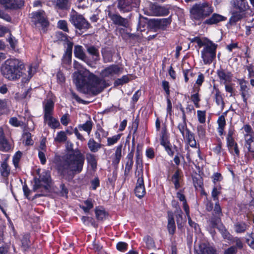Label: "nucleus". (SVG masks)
I'll use <instances>...</instances> for the list:
<instances>
[{"mask_svg": "<svg viewBox=\"0 0 254 254\" xmlns=\"http://www.w3.org/2000/svg\"><path fill=\"white\" fill-rule=\"evenodd\" d=\"M73 67L77 70L73 74V81L78 91L89 95H96L101 92L102 80L100 78L83 69L77 62L74 61Z\"/></svg>", "mask_w": 254, "mask_h": 254, "instance_id": "nucleus-1", "label": "nucleus"}, {"mask_svg": "<svg viewBox=\"0 0 254 254\" xmlns=\"http://www.w3.org/2000/svg\"><path fill=\"white\" fill-rule=\"evenodd\" d=\"M85 162L84 155L78 149L73 150L66 154L58 166L59 172L64 176L72 179L80 173Z\"/></svg>", "mask_w": 254, "mask_h": 254, "instance_id": "nucleus-2", "label": "nucleus"}, {"mask_svg": "<svg viewBox=\"0 0 254 254\" xmlns=\"http://www.w3.org/2000/svg\"><path fill=\"white\" fill-rule=\"evenodd\" d=\"M24 67L23 63L17 59L6 60L0 68L1 75L9 81H14L20 78L22 75Z\"/></svg>", "mask_w": 254, "mask_h": 254, "instance_id": "nucleus-3", "label": "nucleus"}, {"mask_svg": "<svg viewBox=\"0 0 254 254\" xmlns=\"http://www.w3.org/2000/svg\"><path fill=\"white\" fill-rule=\"evenodd\" d=\"M191 43H195L199 48L203 47L201 57L205 64H210L216 58L217 45L204 37H195L190 39Z\"/></svg>", "mask_w": 254, "mask_h": 254, "instance_id": "nucleus-4", "label": "nucleus"}, {"mask_svg": "<svg viewBox=\"0 0 254 254\" xmlns=\"http://www.w3.org/2000/svg\"><path fill=\"white\" fill-rule=\"evenodd\" d=\"M211 4L207 2L196 3L190 9L191 19L200 20L209 16L213 11Z\"/></svg>", "mask_w": 254, "mask_h": 254, "instance_id": "nucleus-5", "label": "nucleus"}, {"mask_svg": "<svg viewBox=\"0 0 254 254\" xmlns=\"http://www.w3.org/2000/svg\"><path fill=\"white\" fill-rule=\"evenodd\" d=\"M51 184L50 173L44 170L39 175L38 178H34L33 190L48 192L51 189Z\"/></svg>", "mask_w": 254, "mask_h": 254, "instance_id": "nucleus-6", "label": "nucleus"}, {"mask_svg": "<svg viewBox=\"0 0 254 254\" xmlns=\"http://www.w3.org/2000/svg\"><path fill=\"white\" fill-rule=\"evenodd\" d=\"M31 15L32 21L35 25L37 27L41 28L45 31V28L49 25L45 12L43 10H39L33 12Z\"/></svg>", "mask_w": 254, "mask_h": 254, "instance_id": "nucleus-7", "label": "nucleus"}, {"mask_svg": "<svg viewBox=\"0 0 254 254\" xmlns=\"http://www.w3.org/2000/svg\"><path fill=\"white\" fill-rule=\"evenodd\" d=\"M69 20L76 28L79 30H87L90 24L83 16L72 9L70 13Z\"/></svg>", "mask_w": 254, "mask_h": 254, "instance_id": "nucleus-8", "label": "nucleus"}, {"mask_svg": "<svg viewBox=\"0 0 254 254\" xmlns=\"http://www.w3.org/2000/svg\"><path fill=\"white\" fill-rule=\"evenodd\" d=\"M123 72V68L116 64H113L101 70L100 75L104 78L113 79Z\"/></svg>", "mask_w": 254, "mask_h": 254, "instance_id": "nucleus-9", "label": "nucleus"}, {"mask_svg": "<svg viewBox=\"0 0 254 254\" xmlns=\"http://www.w3.org/2000/svg\"><path fill=\"white\" fill-rule=\"evenodd\" d=\"M172 22L171 16L165 18H153L149 21V26L156 31L158 29L164 30Z\"/></svg>", "mask_w": 254, "mask_h": 254, "instance_id": "nucleus-10", "label": "nucleus"}, {"mask_svg": "<svg viewBox=\"0 0 254 254\" xmlns=\"http://www.w3.org/2000/svg\"><path fill=\"white\" fill-rule=\"evenodd\" d=\"M170 6L168 5H160L151 3L149 5V14L156 16H164L169 14Z\"/></svg>", "mask_w": 254, "mask_h": 254, "instance_id": "nucleus-11", "label": "nucleus"}, {"mask_svg": "<svg viewBox=\"0 0 254 254\" xmlns=\"http://www.w3.org/2000/svg\"><path fill=\"white\" fill-rule=\"evenodd\" d=\"M140 2V0H118V7L122 12H128L132 7H138Z\"/></svg>", "mask_w": 254, "mask_h": 254, "instance_id": "nucleus-12", "label": "nucleus"}, {"mask_svg": "<svg viewBox=\"0 0 254 254\" xmlns=\"http://www.w3.org/2000/svg\"><path fill=\"white\" fill-rule=\"evenodd\" d=\"M105 11L107 16L110 18L114 24L125 27L127 25V20L118 14L114 12L110 7L106 9Z\"/></svg>", "mask_w": 254, "mask_h": 254, "instance_id": "nucleus-13", "label": "nucleus"}, {"mask_svg": "<svg viewBox=\"0 0 254 254\" xmlns=\"http://www.w3.org/2000/svg\"><path fill=\"white\" fill-rule=\"evenodd\" d=\"M247 84L248 82L244 79L240 81V94L244 103L243 107L245 108L248 106L247 100L251 97L252 93L250 87Z\"/></svg>", "mask_w": 254, "mask_h": 254, "instance_id": "nucleus-14", "label": "nucleus"}, {"mask_svg": "<svg viewBox=\"0 0 254 254\" xmlns=\"http://www.w3.org/2000/svg\"><path fill=\"white\" fill-rule=\"evenodd\" d=\"M47 4L56 9L66 10L70 8L71 2L69 0H48Z\"/></svg>", "mask_w": 254, "mask_h": 254, "instance_id": "nucleus-15", "label": "nucleus"}, {"mask_svg": "<svg viewBox=\"0 0 254 254\" xmlns=\"http://www.w3.org/2000/svg\"><path fill=\"white\" fill-rule=\"evenodd\" d=\"M0 4L6 10H13L22 7L24 1L22 0H0Z\"/></svg>", "mask_w": 254, "mask_h": 254, "instance_id": "nucleus-16", "label": "nucleus"}, {"mask_svg": "<svg viewBox=\"0 0 254 254\" xmlns=\"http://www.w3.org/2000/svg\"><path fill=\"white\" fill-rule=\"evenodd\" d=\"M216 73L221 83L228 84L232 81L233 74L228 70L220 68Z\"/></svg>", "mask_w": 254, "mask_h": 254, "instance_id": "nucleus-17", "label": "nucleus"}, {"mask_svg": "<svg viewBox=\"0 0 254 254\" xmlns=\"http://www.w3.org/2000/svg\"><path fill=\"white\" fill-rule=\"evenodd\" d=\"M134 192L136 196L139 198L142 197L145 194L146 191L142 175L139 177L137 180Z\"/></svg>", "mask_w": 254, "mask_h": 254, "instance_id": "nucleus-18", "label": "nucleus"}, {"mask_svg": "<svg viewBox=\"0 0 254 254\" xmlns=\"http://www.w3.org/2000/svg\"><path fill=\"white\" fill-rule=\"evenodd\" d=\"M244 148L247 149L248 153L254 157V136L244 134Z\"/></svg>", "mask_w": 254, "mask_h": 254, "instance_id": "nucleus-19", "label": "nucleus"}, {"mask_svg": "<svg viewBox=\"0 0 254 254\" xmlns=\"http://www.w3.org/2000/svg\"><path fill=\"white\" fill-rule=\"evenodd\" d=\"M167 229L169 234L173 235L176 231V225L174 218V213L171 211L167 212Z\"/></svg>", "mask_w": 254, "mask_h": 254, "instance_id": "nucleus-20", "label": "nucleus"}, {"mask_svg": "<svg viewBox=\"0 0 254 254\" xmlns=\"http://www.w3.org/2000/svg\"><path fill=\"white\" fill-rule=\"evenodd\" d=\"M44 117L53 115L54 103L51 99H47L43 101Z\"/></svg>", "mask_w": 254, "mask_h": 254, "instance_id": "nucleus-21", "label": "nucleus"}, {"mask_svg": "<svg viewBox=\"0 0 254 254\" xmlns=\"http://www.w3.org/2000/svg\"><path fill=\"white\" fill-rule=\"evenodd\" d=\"M11 148V146L5 137L3 129L0 127V150L7 152Z\"/></svg>", "mask_w": 254, "mask_h": 254, "instance_id": "nucleus-22", "label": "nucleus"}, {"mask_svg": "<svg viewBox=\"0 0 254 254\" xmlns=\"http://www.w3.org/2000/svg\"><path fill=\"white\" fill-rule=\"evenodd\" d=\"M226 17L217 13H213L210 17L206 19L204 22L207 25L216 24L220 22L225 21Z\"/></svg>", "mask_w": 254, "mask_h": 254, "instance_id": "nucleus-23", "label": "nucleus"}, {"mask_svg": "<svg viewBox=\"0 0 254 254\" xmlns=\"http://www.w3.org/2000/svg\"><path fill=\"white\" fill-rule=\"evenodd\" d=\"M74 55L75 57L78 58L88 64L87 57L85 54L83 47L80 45H76L74 48Z\"/></svg>", "mask_w": 254, "mask_h": 254, "instance_id": "nucleus-24", "label": "nucleus"}, {"mask_svg": "<svg viewBox=\"0 0 254 254\" xmlns=\"http://www.w3.org/2000/svg\"><path fill=\"white\" fill-rule=\"evenodd\" d=\"M122 145H118L116 149L115 152L112 156V164L114 166H117L120 163L122 157Z\"/></svg>", "mask_w": 254, "mask_h": 254, "instance_id": "nucleus-25", "label": "nucleus"}, {"mask_svg": "<svg viewBox=\"0 0 254 254\" xmlns=\"http://www.w3.org/2000/svg\"><path fill=\"white\" fill-rule=\"evenodd\" d=\"M44 122L47 123L49 127L55 129L58 128L60 124L58 120L53 117V115L44 117Z\"/></svg>", "mask_w": 254, "mask_h": 254, "instance_id": "nucleus-26", "label": "nucleus"}, {"mask_svg": "<svg viewBox=\"0 0 254 254\" xmlns=\"http://www.w3.org/2000/svg\"><path fill=\"white\" fill-rule=\"evenodd\" d=\"M227 146L229 152L233 155L239 157L240 151L238 144L235 140L227 142Z\"/></svg>", "mask_w": 254, "mask_h": 254, "instance_id": "nucleus-27", "label": "nucleus"}, {"mask_svg": "<svg viewBox=\"0 0 254 254\" xmlns=\"http://www.w3.org/2000/svg\"><path fill=\"white\" fill-rule=\"evenodd\" d=\"M100 142H97L93 138H90L87 143L90 151L93 153L98 152L102 147V144Z\"/></svg>", "mask_w": 254, "mask_h": 254, "instance_id": "nucleus-28", "label": "nucleus"}, {"mask_svg": "<svg viewBox=\"0 0 254 254\" xmlns=\"http://www.w3.org/2000/svg\"><path fill=\"white\" fill-rule=\"evenodd\" d=\"M184 138L187 140V143L193 148L196 147V141L195 139L194 134L190 130L187 133L185 136H183Z\"/></svg>", "mask_w": 254, "mask_h": 254, "instance_id": "nucleus-29", "label": "nucleus"}, {"mask_svg": "<svg viewBox=\"0 0 254 254\" xmlns=\"http://www.w3.org/2000/svg\"><path fill=\"white\" fill-rule=\"evenodd\" d=\"M213 216L215 218V222H219L221 217L223 215L222 209L220 206L219 201H216L213 209Z\"/></svg>", "mask_w": 254, "mask_h": 254, "instance_id": "nucleus-30", "label": "nucleus"}, {"mask_svg": "<svg viewBox=\"0 0 254 254\" xmlns=\"http://www.w3.org/2000/svg\"><path fill=\"white\" fill-rule=\"evenodd\" d=\"M217 123L218 124L217 131L221 136L224 133V128L226 125V120L225 119H224L223 116H220L218 118Z\"/></svg>", "mask_w": 254, "mask_h": 254, "instance_id": "nucleus-31", "label": "nucleus"}, {"mask_svg": "<svg viewBox=\"0 0 254 254\" xmlns=\"http://www.w3.org/2000/svg\"><path fill=\"white\" fill-rule=\"evenodd\" d=\"M249 225L244 222H239L234 225V229L237 233L245 232L249 228Z\"/></svg>", "mask_w": 254, "mask_h": 254, "instance_id": "nucleus-32", "label": "nucleus"}, {"mask_svg": "<svg viewBox=\"0 0 254 254\" xmlns=\"http://www.w3.org/2000/svg\"><path fill=\"white\" fill-rule=\"evenodd\" d=\"M181 180L180 171L176 170L172 175L171 180L174 185L176 190H178L180 188V180Z\"/></svg>", "mask_w": 254, "mask_h": 254, "instance_id": "nucleus-33", "label": "nucleus"}, {"mask_svg": "<svg viewBox=\"0 0 254 254\" xmlns=\"http://www.w3.org/2000/svg\"><path fill=\"white\" fill-rule=\"evenodd\" d=\"M86 158L87 163L91 166V168L93 170H95L97 165L96 156L93 154L88 153L86 155Z\"/></svg>", "mask_w": 254, "mask_h": 254, "instance_id": "nucleus-34", "label": "nucleus"}, {"mask_svg": "<svg viewBox=\"0 0 254 254\" xmlns=\"http://www.w3.org/2000/svg\"><path fill=\"white\" fill-rule=\"evenodd\" d=\"M93 202L94 201L92 199L88 198L83 202L82 205H80V207L85 213H88L89 212L90 210L93 208Z\"/></svg>", "mask_w": 254, "mask_h": 254, "instance_id": "nucleus-35", "label": "nucleus"}, {"mask_svg": "<svg viewBox=\"0 0 254 254\" xmlns=\"http://www.w3.org/2000/svg\"><path fill=\"white\" fill-rule=\"evenodd\" d=\"M244 16V12L242 11L233 12L232 16L229 19V23L233 25L235 24L237 21L240 20Z\"/></svg>", "mask_w": 254, "mask_h": 254, "instance_id": "nucleus-36", "label": "nucleus"}, {"mask_svg": "<svg viewBox=\"0 0 254 254\" xmlns=\"http://www.w3.org/2000/svg\"><path fill=\"white\" fill-rule=\"evenodd\" d=\"M9 103L7 99H0V112L6 114L9 111Z\"/></svg>", "mask_w": 254, "mask_h": 254, "instance_id": "nucleus-37", "label": "nucleus"}, {"mask_svg": "<svg viewBox=\"0 0 254 254\" xmlns=\"http://www.w3.org/2000/svg\"><path fill=\"white\" fill-rule=\"evenodd\" d=\"M0 173L3 177H7L10 173V168L5 161H3L0 166Z\"/></svg>", "mask_w": 254, "mask_h": 254, "instance_id": "nucleus-38", "label": "nucleus"}, {"mask_svg": "<svg viewBox=\"0 0 254 254\" xmlns=\"http://www.w3.org/2000/svg\"><path fill=\"white\" fill-rule=\"evenodd\" d=\"M177 197L181 201L183 202V206L184 211L186 213H188V211H190V208L187 204V202L185 197V196L181 191H178L177 193Z\"/></svg>", "mask_w": 254, "mask_h": 254, "instance_id": "nucleus-39", "label": "nucleus"}, {"mask_svg": "<svg viewBox=\"0 0 254 254\" xmlns=\"http://www.w3.org/2000/svg\"><path fill=\"white\" fill-rule=\"evenodd\" d=\"M177 128L183 136H185V135L190 131L187 127L186 121L182 120V122L178 125Z\"/></svg>", "mask_w": 254, "mask_h": 254, "instance_id": "nucleus-40", "label": "nucleus"}, {"mask_svg": "<svg viewBox=\"0 0 254 254\" xmlns=\"http://www.w3.org/2000/svg\"><path fill=\"white\" fill-rule=\"evenodd\" d=\"M93 126V123L91 121H87L84 124L78 126V128L82 129L87 132L88 134L90 133Z\"/></svg>", "mask_w": 254, "mask_h": 254, "instance_id": "nucleus-41", "label": "nucleus"}, {"mask_svg": "<svg viewBox=\"0 0 254 254\" xmlns=\"http://www.w3.org/2000/svg\"><path fill=\"white\" fill-rule=\"evenodd\" d=\"M214 99L216 104L220 106L221 110H222L224 107V103L220 92L217 90L215 94Z\"/></svg>", "mask_w": 254, "mask_h": 254, "instance_id": "nucleus-42", "label": "nucleus"}, {"mask_svg": "<svg viewBox=\"0 0 254 254\" xmlns=\"http://www.w3.org/2000/svg\"><path fill=\"white\" fill-rule=\"evenodd\" d=\"M95 137L99 142L101 141L102 138L106 137L108 135V132L105 131L101 127H99L95 132Z\"/></svg>", "mask_w": 254, "mask_h": 254, "instance_id": "nucleus-43", "label": "nucleus"}, {"mask_svg": "<svg viewBox=\"0 0 254 254\" xmlns=\"http://www.w3.org/2000/svg\"><path fill=\"white\" fill-rule=\"evenodd\" d=\"M235 5L240 11L243 12L247 9L248 6L246 0H237Z\"/></svg>", "mask_w": 254, "mask_h": 254, "instance_id": "nucleus-44", "label": "nucleus"}, {"mask_svg": "<svg viewBox=\"0 0 254 254\" xmlns=\"http://www.w3.org/2000/svg\"><path fill=\"white\" fill-rule=\"evenodd\" d=\"M88 53L91 55L94 60H98L99 57V53L98 50L94 46L88 47L87 49Z\"/></svg>", "mask_w": 254, "mask_h": 254, "instance_id": "nucleus-45", "label": "nucleus"}, {"mask_svg": "<svg viewBox=\"0 0 254 254\" xmlns=\"http://www.w3.org/2000/svg\"><path fill=\"white\" fill-rule=\"evenodd\" d=\"M96 217L98 220H103L106 218V213L102 208H96L95 210Z\"/></svg>", "mask_w": 254, "mask_h": 254, "instance_id": "nucleus-46", "label": "nucleus"}, {"mask_svg": "<svg viewBox=\"0 0 254 254\" xmlns=\"http://www.w3.org/2000/svg\"><path fill=\"white\" fill-rule=\"evenodd\" d=\"M186 215L188 217V223L189 225L191 227L194 228L195 232L196 233H199L200 231V229L197 224L195 223L194 222L192 221L190 218V211H188V213H186Z\"/></svg>", "mask_w": 254, "mask_h": 254, "instance_id": "nucleus-47", "label": "nucleus"}, {"mask_svg": "<svg viewBox=\"0 0 254 254\" xmlns=\"http://www.w3.org/2000/svg\"><path fill=\"white\" fill-rule=\"evenodd\" d=\"M67 137L64 131H60L57 133V136L54 138L56 142H62L66 141Z\"/></svg>", "mask_w": 254, "mask_h": 254, "instance_id": "nucleus-48", "label": "nucleus"}, {"mask_svg": "<svg viewBox=\"0 0 254 254\" xmlns=\"http://www.w3.org/2000/svg\"><path fill=\"white\" fill-rule=\"evenodd\" d=\"M122 134H118L107 138V145L112 146L116 143L120 139Z\"/></svg>", "mask_w": 254, "mask_h": 254, "instance_id": "nucleus-49", "label": "nucleus"}, {"mask_svg": "<svg viewBox=\"0 0 254 254\" xmlns=\"http://www.w3.org/2000/svg\"><path fill=\"white\" fill-rule=\"evenodd\" d=\"M175 214L176 217V221L179 228L182 227V221L183 220V212L181 209L177 211H175Z\"/></svg>", "mask_w": 254, "mask_h": 254, "instance_id": "nucleus-50", "label": "nucleus"}, {"mask_svg": "<svg viewBox=\"0 0 254 254\" xmlns=\"http://www.w3.org/2000/svg\"><path fill=\"white\" fill-rule=\"evenodd\" d=\"M197 117L198 121L200 124H204L206 121V111L197 110Z\"/></svg>", "mask_w": 254, "mask_h": 254, "instance_id": "nucleus-51", "label": "nucleus"}, {"mask_svg": "<svg viewBox=\"0 0 254 254\" xmlns=\"http://www.w3.org/2000/svg\"><path fill=\"white\" fill-rule=\"evenodd\" d=\"M198 92V90H197L196 93L192 94L190 96V99L196 108L199 107V102L200 100Z\"/></svg>", "mask_w": 254, "mask_h": 254, "instance_id": "nucleus-52", "label": "nucleus"}, {"mask_svg": "<svg viewBox=\"0 0 254 254\" xmlns=\"http://www.w3.org/2000/svg\"><path fill=\"white\" fill-rule=\"evenodd\" d=\"M221 187L220 186H215L213 188L211 192V195L213 199V200L218 201V195L220 193V190Z\"/></svg>", "mask_w": 254, "mask_h": 254, "instance_id": "nucleus-53", "label": "nucleus"}, {"mask_svg": "<svg viewBox=\"0 0 254 254\" xmlns=\"http://www.w3.org/2000/svg\"><path fill=\"white\" fill-rule=\"evenodd\" d=\"M73 44L70 42H68L67 43V47L65 54L63 57H67L70 60V58L72 56V50Z\"/></svg>", "mask_w": 254, "mask_h": 254, "instance_id": "nucleus-54", "label": "nucleus"}, {"mask_svg": "<svg viewBox=\"0 0 254 254\" xmlns=\"http://www.w3.org/2000/svg\"><path fill=\"white\" fill-rule=\"evenodd\" d=\"M246 242L248 245L254 250V234L252 233L248 234L246 238Z\"/></svg>", "mask_w": 254, "mask_h": 254, "instance_id": "nucleus-55", "label": "nucleus"}, {"mask_svg": "<svg viewBox=\"0 0 254 254\" xmlns=\"http://www.w3.org/2000/svg\"><path fill=\"white\" fill-rule=\"evenodd\" d=\"M22 137L26 145H32L33 144V141L31 139V134L30 132H24Z\"/></svg>", "mask_w": 254, "mask_h": 254, "instance_id": "nucleus-56", "label": "nucleus"}, {"mask_svg": "<svg viewBox=\"0 0 254 254\" xmlns=\"http://www.w3.org/2000/svg\"><path fill=\"white\" fill-rule=\"evenodd\" d=\"M9 123L13 127H18L21 126L23 125V123L18 121L17 118L12 117L9 119Z\"/></svg>", "mask_w": 254, "mask_h": 254, "instance_id": "nucleus-57", "label": "nucleus"}, {"mask_svg": "<svg viewBox=\"0 0 254 254\" xmlns=\"http://www.w3.org/2000/svg\"><path fill=\"white\" fill-rule=\"evenodd\" d=\"M22 156V153L18 151L16 152L13 157V163L15 167L18 166L19 162Z\"/></svg>", "mask_w": 254, "mask_h": 254, "instance_id": "nucleus-58", "label": "nucleus"}, {"mask_svg": "<svg viewBox=\"0 0 254 254\" xmlns=\"http://www.w3.org/2000/svg\"><path fill=\"white\" fill-rule=\"evenodd\" d=\"M128 245L127 243L123 242H120L117 243L116 248L120 252H125L127 248Z\"/></svg>", "mask_w": 254, "mask_h": 254, "instance_id": "nucleus-59", "label": "nucleus"}, {"mask_svg": "<svg viewBox=\"0 0 254 254\" xmlns=\"http://www.w3.org/2000/svg\"><path fill=\"white\" fill-rule=\"evenodd\" d=\"M58 27L65 32H68L67 22L65 20H60L58 22Z\"/></svg>", "mask_w": 254, "mask_h": 254, "instance_id": "nucleus-60", "label": "nucleus"}, {"mask_svg": "<svg viewBox=\"0 0 254 254\" xmlns=\"http://www.w3.org/2000/svg\"><path fill=\"white\" fill-rule=\"evenodd\" d=\"M212 150L217 155H221V154L223 152V149L222 148V143H221V142H219L215 147H214L213 148V149H212Z\"/></svg>", "mask_w": 254, "mask_h": 254, "instance_id": "nucleus-61", "label": "nucleus"}, {"mask_svg": "<svg viewBox=\"0 0 254 254\" xmlns=\"http://www.w3.org/2000/svg\"><path fill=\"white\" fill-rule=\"evenodd\" d=\"M249 74V77H254V64H249L246 66Z\"/></svg>", "mask_w": 254, "mask_h": 254, "instance_id": "nucleus-62", "label": "nucleus"}, {"mask_svg": "<svg viewBox=\"0 0 254 254\" xmlns=\"http://www.w3.org/2000/svg\"><path fill=\"white\" fill-rule=\"evenodd\" d=\"M202 254H215L216 251L212 247H206L202 251Z\"/></svg>", "mask_w": 254, "mask_h": 254, "instance_id": "nucleus-63", "label": "nucleus"}, {"mask_svg": "<svg viewBox=\"0 0 254 254\" xmlns=\"http://www.w3.org/2000/svg\"><path fill=\"white\" fill-rule=\"evenodd\" d=\"M237 253V248L235 246H231L226 249L224 254H236Z\"/></svg>", "mask_w": 254, "mask_h": 254, "instance_id": "nucleus-64", "label": "nucleus"}]
</instances>
